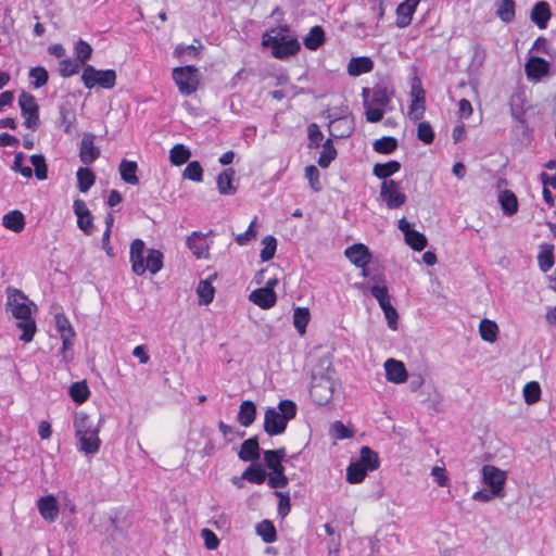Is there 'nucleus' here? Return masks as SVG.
Listing matches in <instances>:
<instances>
[{
	"label": "nucleus",
	"mask_w": 556,
	"mask_h": 556,
	"mask_svg": "<svg viewBox=\"0 0 556 556\" xmlns=\"http://www.w3.org/2000/svg\"><path fill=\"white\" fill-rule=\"evenodd\" d=\"M83 65L73 59H63L59 64V73L62 77H71L79 73Z\"/></svg>",
	"instance_id": "obj_47"
},
{
	"label": "nucleus",
	"mask_w": 556,
	"mask_h": 556,
	"mask_svg": "<svg viewBox=\"0 0 556 556\" xmlns=\"http://www.w3.org/2000/svg\"><path fill=\"white\" fill-rule=\"evenodd\" d=\"M197 294L199 296V303L207 305L210 304L215 294V289L210 280H201L197 287Z\"/></svg>",
	"instance_id": "obj_41"
},
{
	"label": "nucleus",
	"mask_w": 556,
	"mask_h": 556,
	"mask_svg": "<svg viewBox=\"0 0 556 556\" xmlns=\"http://www.w3.org/2000/svg\"><path fill=\"white\" fill-rule=\"evenodd\" d=\"M78 189L80 192H87L94 184V174L87 167H80L77 170Z\"/></svg>",
	"instance_id": "obj_43"
},
{
	"label": "nucleus",
	"mask_w": 556,
	"mask_h": 556,
	"mask_svg": "<svg viewBox=\"0 0 556 556\" xmlns=\"http://www.w3.org/2000/svg\"><path fill=\"white\" fill-rule=\"evenodd\" d=\"M94 137L91 134H86L80 143L79 157L86 164H92L100 155L99 149L94 146Z\"/></svg>",
	"instance_id": "obj_23"
},
{
	"label": "nucleus",
	"mask_w": 556,
	"mask_h": 556,
	"mask_svg": "<svg viewBox=\"0 0 556 556\" xmlns=\"http://www.w3.org/2000/svg\"><path fill=\"white\" fill-rule=\"evenodd\" d=\"M380 197L392 210L401 207L406 201V195L401 191L399 182L392 179L382 181Z\"/></svg>",
	"instance_id": "obj_11"
},
{
	"label": "nucleus",
	"mask_w": 556,
	"mask_h": 556,
	"mask_svg": "<svg viewBox=\"0 0 556 556\" xmlns=\"http://www.w3.org/2000/svg\"><path fill=\"white\" fill-rule=\"evenodd\" d=\"M479 333L483 341L493 343L497 340L498 326L495 321L484 318L480 321Z\"/></svg>",
	"instance_id": "obj_29"
},
{
	"label": "nucleus",
	"mask_w": 556,
	"mask_h": 556,
	"mask_svg": "<svg viewBox=\"0 0 556 556\" xmlns=\"http://www.w3.org/2000/svg\"><path fill=\"white\" fill-rule=\"evenodd\" d=\"M262 245H263V248L261 250L260 257L263 262H268L274 257V255L276 253L277 240L273 236H266L262 240Z\"/></svg>",
	"instance_id": "obj_45"
},
{
	"label": "nucleus",
	"mask_w": 556,
	"mask_h": 556,
	"mask_svg": "<svg viewBox=\"0 0 556 556\" xmlns=\"http://www.w3.org/2000/svg\"><path fill=\"white\" fill-rule=\"evenodd\" d=\"M369 471L357 460L351 463L346 468V481L351 484H357L364 481Z\"/></svg>",
	"instance_id": "obj_37"
},
{
	"label": "nucleus",
	"mask_w": 556,
	"mask_h": 556,
	"mask_svg": "<svg viewBox=\"0 0 556 556\" xmlns=\"http://www.w3.org/2000/svg\"><path fill=\"white\" fill-rule=\"evenodd\" d=\"M311 314L306 307H295L293 311V326L300 336L306 333V327L309 323Z\"/></svg>",
	"instance_id": "obj_33"
},
{
	"label": "nucleus",
	"mask_w": 556,
	"mask_h": 556,
	"mask_svg": "<svg viewBox=\"0 0 556 556\" xmlns=\"http://www.w3.org/2000/svg\"><path fill=\"white\" fill-rule=\"evenodd\" d=\"M54 324L62 340V353L64 354L73 348L76 333L71 321L63 313L55 314Z\"/></svg>",
	"instance_id": "obj_12"
},
{
	"label": "nucleus",
	"mask_w": 556,
	"mask_h": 556,
	"mask_svg": "<svg viewBox=\"0 0 556 556\" xmlns=\"http://www.w3.org/2000/svg\"><path fill=\"white\" fill-rule=\"evenodd\" d=\"M256 532L266 543H273L276 541V529L268 520L261 521L256 526Z\"/></svg>",
	"instance_id": "obj_46"
},
{
	"label": "nucleus",
	"mask_w": 556,
	"mask_h": 556,
	"mask_svg": "<svg viewBox=\"0 0 556 556\" xmlns=\"http://www.w3.org/2000/svg\"><path fill=\"white\" fill-rule=\"evenodd\" d=\"M286 456L285 448L268 450L264 452V460L270 472L285 470L282 459Z\"/></svg>",
	"instance_id": "obj_26"
},
{
	"label": "nucleus",
	"mask_w": 556,
	"mask_h": 556,
	"mask_svg": "<svg viewBox=\"0 0 556 556\" xmlns=\"http://www.w3.org/2000/svg\"><path fill=\"white\" fill-rule=\"evenodd\" d=\"M31 84L35 88H40L48 83L49 74L45 67H33L29 72Z\"/></svg>",
	"instance_id": "obj_53"
},
{
	"label": "nucleus",
	"mask_w": 556,
	"mask_h": 556,
	"mask_svg": "<svg viewBox=\"0 0 556 556\" xmlns=\"http://www.w3.org/2000/svg\"><path fill=\"white\" fill-rule=\"evenodd\" d=\"M401 164L397 161H389L387 163H378L374 166L372 173L380 179L388 180L387 178L397 173Z\"/></svg>",
	"instance_id": "obj_39"
},
{
	"label": "nucleus",
	"mask_w": 556,
	"mask_h": 556,
	"mask_svg": "<svg viewBox=\"0 0 556 556\" xmlns=\"http://www.w3.org/2000/svg\"><path fill=\"white\" fill-rule=\"evenodd\" d=\"M75 54H76V60L81 65H85L87 63V61H89L91 58L92 48L87 41L79 39L75 45Z\"/></svg>",
	"instance_id": "obj_50"
},
{
	"label": "nucleus",
	"mask_w": 556,
	"mask_h": 556,
	"mask_svg": "<svg viewBox=\"0 0 556 556\" xmlns=\"http://www.w3.org/2000/svg\"><path fill=\"white\" fill-rule=\"evenodd\" d=\"M36 504L39 515L47 522L52 523L59 518L60 505L53 494L41 496Z\"/></svg>",
	"instance_id": "obj_15"
},
{
	"label": "nucleus",
	"mask_w": 556,
	"mask_h": 556,
	"mask_svg": "<svg viewBox=\"0 0 556 556\" xmlns=\"http://www.w3.org/2000/svg\"><path fill=\"white\" fill-rule=\"evenodd\" d=\"M296 415L293 401L282 400L277 407H268L264 414V430L268 435H278L286 431L287 425Z\"/></svg>",
	"instance_id": "obj_6"
},
{
	"label": "nucleus",
	"mask_w": 556,
	"mask_h": 556,
	"mask_svg": "<svg viewBox=\"0 0 556 556\" xmlns=\"http://www.w3.org/2000/svg\"><path fill=\"white\" fill-rule=\"evenodd\" d=\"M81 80L87 89L97 86L112 89L116 84V72L114 70H97L92 65H86L83 70Z\"/></svg>",
	"instance_id": "obj_9"
},
{
	"label": "nucleus",
	"mask_w": 556,
	"mask_h": 556,
	"mask_svg": "<svg viewBox=\"0 0 556 556\" xmlns=\"http://www.w3.org/2000/svg\"><path fill=\"white\" fill-rule=\"evenodd\" d=\"M410 100L426 101V92L422 88L421 80L418 77H414L410 85Z\"/></svg>",
	"instance_id": "obj_62"
},
{
	"label": "nucleus",
	"mask_w": 556,
	"mask_h": 556,
	"mask_svg": "<svg viewBox=\"0 0 556 556\" xmlns=\"http://www.w3.org/2000/svg\"><path fill=\"white\" fill-rule=\"evenodd\" d=\"M275 495L279 498L278 514L283 518L290 513L291 509L289 493L275 491Z\"/></svg>",
	"instance_id": "obj_63"
},
{
	"label": "nucleus",
	"mask_w": 556,
	"mask_h": 556,
	"mask_svg": "<svg viewBox=\"0 0 556 556\" xmlns=\"http://www.w3.org/2000/svg\"><path fill=\"white\" fill-rule=\"evenodd\" d=\"M7 309L18 320L17 328L22 331L20 340L30 342L36 333L37 327L33 318L31 305L26 295L12 287L7 289Z\"/></svg>",
	"instance_id": "obj_1"
},
{
	"label": "nucleus",
	"mask_w": 556,
	"mask_h": 556,
	"mask_svg": "<svg viewBox=\"0 0 556 556\" xmlns=\"http://www.w3.org/2000/svg\"><path fill=\"white\" fill-rule=\"evenodd\" d=\"M387 380L396 384L407 380V370L401 361L390 358L384 363Z\"/></svg>",
	"instance_id": "obj_19"
},
{
	"label": "nucleus",
	"mask_w": 556,
	"mask_h": 556,
	"mask_svg": "<svg viewBox=\"0 0 556 556\" xmlns=\"http://www.w3.org/2000/svg\"><path fill=\"white\" fill-rule=\"evenodd\" d=\"M256 417V406L252 401H243L238 412V422L243 427H250Z\"/></svg>",
	"instance_id": "obj_27"
},
{
	"label": "nucleus",
	"mask_w": 556,
	"mask_h": 556,
	"mask_svg": "<svg viewBox=\"0 0 556 556\" xmlns=\"http://www.w3.org/2000/svg\"><path fill=\"white\" fill-rule=\"evenodd\" d=\"M374 62L368 56L352 58L348 64V73L353 77L371 72Z\"/></svg>",
	"instance_id": "obj_24"
},
{
	"label": "nucleus",
	"mask_w": 556,
	"mask_h": 556,
	"mask_svg": "<svg viewBox=\"0 0 556 556\" xmlns=\"http://www.w3.org/2000/svg\"><path fill=\"white\" fill-rule=\"evenodd\" d=\"M330 435L334 440H343L353 437V433L341 421H334L330 427Z\"/></svg>",
	"instance_id": "obj_59"
},
{
	"label": "nucleus",
	"mask_w": 556,
	"mask_h": 556,
	"mask_svg": "<svg viewBox=\"0 0 556 556\" xmlns=\"http://www.w3.org/2000/svg\"><path fill=\"white\" fill-rule=\"evenodd\" d=\"M172 77L182 96H191L199 88L200 73L192 65L175 67Z\"/></svg>",
	"instance_id": "obj_8"
},
{
	"label": "nucleus",
	"mask_w": 556,
	"mask_h": 556,
	"mask_svg": "<svg viewBox=\"0 0 556 556\" xmlns=\"http://www.w3.org/2000/svg\"><path fill=\"white\" fill-rule=\"evenodd\" d=\"M163 253L156 249H147L141 239H135L130 243L129 261L131 270L137 276H142L147 271L151 275L157 274L163 268Z\"/></svg>",
	"instance_id": "obj_3"
},
{
	"label": "nucleus",
	"mask_w": 556,
	"mask_h": 556,
	"mask_svg": "<svg viewBox=\"0 0 556 556\" xmlns=\"http://www.w3.org/2000/svg\"><path fill=\"white\" fill-rule=\"evenodd\" d=\"M233 169L228 168L220 173L217 177V188L222 194H232L235 188L232 186Z\"/></svg>",
	"instance_id": "obj_40"
},
{
	"label": "nucleus",
	"mask_w": 556,
	"mask_h": 556,
	"mask_svg": "<svg viewBox=\"0 0 556 556\" xmlns=\"http://www.w3.org/2000/svg\"><path fill=\"white\" fill-rule=\"evenodd\" d=\"M549 63L539 56L530 55L525 64V73L529 81L538 83L549 74Z\"/></svg>",
	"instance_id": "obj_13"
},
{
	"label": "nucleus",
	"mask_w": 556,
	"mask_h": 556,
	"mask_svg": "<svg viewBox=\"0 0 556 556\" xmlns=\"http://www.w3.org/2000/svg\"><path fill=\"white\" fill-rule=\"evenodd\" d=\"M337 151L334 147L331 144L330 140H328L324 146L318 159V165L323 168H326L330 165V163L336 159Z\"/></svg>",
	"instance_id": "obj_51"
},
{
	"label": "nucleus",
	"mask_w": 556,
	"mask_h": 556,
	"mask_svg": "<svg viewBox=\"0 0 556 556\" xmlns=\"http://www.w3.org/2000/svg\"><path fill=\"white\" fill-rule=\"evenodd\" d=\"M515 7L514 0H497L496 15L504 23H510L515 18Z\"/></svg>",
	"instance_id": "obj_35"
},
{
	"label": "nucleus",
	"mask_w": 556,
	"mask_h": 556,
	"mask_svg": "<svg viewBox=\"0 0 556 556\" xmlns=\"http://www.w3.org/2000/svg\"><path fill=\"white\" fill-rule=\"evenodd\" d=\"M258 442L255 438L245 440L240 448L239 458L243 462H253L258 458Z\"/></svg>",
	"instance_id": "obj_30"
},
{
	"label": "nucleus",
	"mask_w": 556,
	"mask_h": 556,
	"mask_svg": "<svg viewBox=\"0 0 556 556\" xmlns=\"http://www.w3.org/2000/svg\"><path fill=\"white\" fill-rule=\"evenodd\" d=\"M276 293L269 286L256 289L250 294V301L263 309L273 307L276 303Z\"/></svg>",
	"instance_id": "obj_21"
},
{
	"label": "nucleus",
	"mask_w": 556,
	"mask_h": 556,
	"mask_svg": "<svg viewBox=\"0 0 556 556\" xmlns=\"http://www.w3.org/2000/svg\"><path fill=\"white\" fill-rule=\"evenodd\" d=\"M363 104L366 119L369 123H378L382 119L384 112L393 98V90L387 86L378 85L374 88H363Z\"/></svg>",
	"instance_id": "obj_5"
},
{
	"label": "nucleus",
	"mask_w": 556,
	"mask_h": 556,
	"mask_svg": "<svg viewBox=\"0 0 556 556\" xmlns=\"http://www.w3.org/2000/svg\"><path fill=\"white\" fill-rule=\"evenodd\" d=\"M184 178L192 180V181H202L203 178V169L199 162L193 161L188 163L186 166L184 174Z\"/></svg>",
	"instance_id": "obj_55"
},
{
	"label": "nucleus",
	"mask_w": 556,
	"mask_h": 556,
	"mask_svg": "<svg viewBox=\"0 0 556 556\" xmlns=\"http://www.w3.org/2000/svg\"><path fill=\"white\" fill-rule=\"evenodd\" d=\"M525 402L532 405L541 399V387L536 381H530L525 384L522 390Z\"/></svg>",
	"instance_id": "obj_44"
},
{
	"label": "nucleus",
	"mask_w": 556,
	"mask_h": 556,
	"mask_svg": "<svg viewBox=\"0 0 556 556\" xmlns=\"http://www.w3.org/2000/svg\"><path fill=\"white\" fill-rule=\"evenodd\" d=\"M138 165L134 161H128L126 159L122 160L118 170L121 174V178L128 185L136 186L139 184V178L137 176Z\"/></svg>",
	"instance_id": "obj_25"
},
{
	"label": "nucleus",
	"mask_w": 556,
	"mask_h": 556,
	"mask_svg": "<svg viewBox=\"0 0 556 556\" xmlns=\"http://www.w3.org/2000/svg\"><path fill=\"white\" fill-rule=\"evenodd\" d=\"M539 267L543 273L548 271L554 265V256L552 251L545 250L540 252L538 256Z\"/></svg>",
	"instance_id": "obj_64"
},
{
	"label": "nucleus",
	"mask_w": 556,
	"mask_h": 556,
	"mask_svg": "<svg viewBox=\"0 0 556 556\" xmlns=\"http://www.w3.org/2000/svg\"><path fill=\"white\" fill-rule=\"evenodd\" d=\"M337 386L336 370L332 367L315 370L312 376L309 395L315 404L327 405L332 400Z\"/></svg>",
	"instance_id": "obj_7"
},
{
	"label": "nucleus",
	"mask_w": 556,
	"mask_h": 556,
	"mask_svg": "<svg viewBox=\"0 0 556 556\" xmlns=\"http://www.w3.org/2000/svg\"><path fill=\"white\" fill-rule=\"evenodd\" d=\"M344 255L356 267H366L372 257L369 249L363 243H354L348 247Z\"/></svg>",
	"instance_id": "obj_16"
},
{
	"label": "nucleus",
	"mask_w": 556,
	"mask_h": 556,
	"mask_svg": "<svg viewBox=\"0 0 556 556\" xmlns=\"http://www.w3.org/2000/svg\"><path fill=\"white\" fill-rule=\"evenodd\" d=\"M256 220H257V217H254V219L251 222L247 231L236 236L235 240L239 245H245L249 242H251L253 239H255L256 230L254 229V226L256 224Z\"/></svg>",
	"instance_id": "obj_61"
},
{
	"label": "nucleus",
	"mask_w": 556,
	"mask_h": 556,
	"mask_svg": "<svg viewBox=\"0 0 556 556\" xmlns=\"http://www.w3.org/2000/svg\"><path fill=\"white\" fill-rule=\"evenodd\" d=\"M399 229L403 232L405 242L415 251H422L428 243L426 236L412 228L406 218L399 220Z\"/></svg>",
	"instance_id": "obj_14"
},
{
	"label": "nucleus",
	"mask_w": 556,
	"mask_h": 556,
	"mask_svg": "<svg viewBox=\"0 0 556 556\" xmlns=\"http://www.w3.org/2000/svg\"><path fill=\"white\" fill-rule=\"evenodd\" d=\"M75 437L77 439V448L85 455H94L101 446L100 421L96 424L85 412H76L73 419Z\"/></svg>",
	"instance_id": "obj_2"
},
{
	"label": "nucleus",
	"mask_w": 556,
	"mask_h": 556,
	"mask_svg": "<svg viewBox=\"0 0 556 556\" xmlns=\"http://www.w3.org/2000/svg\"><path fill=\"white\" fill-rule=\"evenodd\" d=\"M187 245L197 258L208 257V244L205 235L198 231H193L187 238Z\"/></svg>",
	"instance_id": "obj_22"
},
{
	"label": "nucleus",
	"mask_w": 556,
	"mask_h": 556,
	"mask_svg": "<svg viewBox=\"0 0 556 556\" xmlns=\"http://www.w3.org/2000/svg\"><path fill=\"white\" fill-rule=\"evenodd\" d=\"M31 165L35 169V175L39 180H45L48 177V168L46 160L41 154H34L30 156Z\"/></svg>",
	"instance_id": "obj_52"
},
{
	"label": "nucleus",
	"mask_w": 556,
	"mask_h": 556,
	"mask_svg": "<svg viewBox=\"0 0 556 556\" xmlns=\"http://www.w3.org/2000/svg\"><path fill=\"white\" fill-rule=\"evenodd\" d=\"M191 156V152L184 144H176L169 151V161L173 165L185 164Z\"/></svg>",
	"instance_id": "obj_42"
},
{
	"label": "nucleus",
	"mask_w": 556,
	"mask_h": 556,
	"mask_svg": "<svg viewBox=\"0 0 556 556\" xmlns=\"http://www.w3.org/2000/svg\"><path fill=\"white\" fill-rule=\"evenodd\" d=\"M426 112V101L410 100L408 108V117L413 122H419L422 119Z\"/></svg>",
	"instance_id": "obj_56"
},
{
	"label": "nucleus",
	"mask_w": 556,
	"mask_h": 556,
	"mask_svg": "<svg viewBox=\"0 0 556 556\" xmlns=\"http://www.w3.org/2000/svg\"><path fill=\"white\" fill-rule=\"evenodd\" d=\"M202 45H178L174 50V55L180 60H185L186 58H195L200 51L202 50Z\"/></svg>",
	"instance_id": "obj_49"
},
{
	"label": "nucleus",
	"mask_w": 556,
	"mask_h": 556,
	"mask_svg": "<svg viewBox=\"0 0 556 556\" xmlns=\"http://www.w3.org/2000/svg\"><path fill=\"white\" fill-rule=\"evenodd\" d=\"M552 17L551 7L546 1L536 2L530 13V20L540 29H545Z\"/></svg>",
	"instance_id": "obj_20"
},
{
	"label": "nucleus",
	"mask_w": 556,
	"mask_h": 556,
	"mask_svg": "<svg viewBox=\"0 0 556 556\" xmlns=\"http://www.w3.org/2000/svg\"><path fill=\"white\" fill-rule=\"evenodd\" d=\"M18 104L21 106L22 114L36 113L38 111V104L34 96L22 92L18 98Z\"/></svg>",
	"instance_id": "obj_54"
},
{
	"label": "nucleus",
	"mask_w": 556,
	"mask_h": 556,
	"mask_svg": "<svg viewBox=\"0 0 556 556\" xmlns=\"http://www.w3.org/2000/svg\"><path fill=\"white\" fill-rule=\"evenodd\" d=\"M2 225L11 231L21 232L25 227V217L22 212L14 210L3 216Z\"/></svg>",
	"instance_id": "obj_28"
},
{
	"label": "nucleus",
	"mask_w": 556,
	"mask_h": 556,
	"mask_svg": "<svg viewBox=\"0 0 556 556\" xmlns=\"http://www.w3.org/2000/svg\"><path fill=\"white\" fill-rule=\"evenodd\" d=\"M324 29L320 26H314L304 38V46L308 50H317L324 43Z\"/></svg>",
	"instance_id": "obj_38"
},
{
	"label": "nucleus",
	"mask_w": 556,
	"mask_h": 556,
	"mask_svg": "<svg viewBox=\"0 0 556 556\" xmlns=\"http://www.w3.org/2000/svg\"><path fill=\"white\" fill-rule=\"evenodd\" d=\"M482 482L488 485L498 498L505 496L504 486L507 480L506 471L493 466L484 465L481 469Z\"/></svg>",
	"instance_id": "obj_10"
},
{
	"label": "nucleus",
	"mask_w": 556,
	"mask_h": 556,
	"mask_svg": "<svg viewBox=\"0 0 556 556\" xmlns=\"http://www.w3.org/2000/svg\"><path fill=\"white\" fill-rule=\"evenodd\" d=\"M364 291H369L370 294L379 302H383L389 296V290L386 285V279L382 275H375L367 281L359 285Z\"/></svg>",
	"instance_id": "obj_17"
},
{
	"label": "nucleus",
	"mask_w": 556,
	"mask_h": 556,
	"mask_svg": "<svg viewBox=\"0 0 556 556\" xmlns=\"http://www.w3.org/2000/svg\"><path fill=\"white\" fill-rule=\"evenodd\" d=\"M498 201L505 215L511 216L517 213L518 201L511 191L505 190L501 192L498 195Z\"/></svg>",
	"instance_id": "obj_32"
},
{
	"label": "nucleus",
	"mask_w": 556,
	"mask_h": 556,
	"mask_svg": "<svg viewBox=\"0 0 556 556\" xmlns=\"http://www.w3.org/2000/svg\"><path fill=\"white\" fill-rule=\"evenodd\" d=\"M419 2L420 0H405L397 5L395 24L399 28H405L412 23Z\"/></svg>",
	"instance_id": "obj_18"
},
{
	"label": "nucleus",
	"mask_w": 556,
	"mask_h": 556,
	"mask_svg": "<svg viewBox=\"0 0 556 556\" xmlns=\"http://www.w3.org/2000/svg\"><path fill=\"white\" fill-rule=\"evenodd\" d=\"M266 471L261 465L252 464L243 471L241 479L254 484H263L266 481Z\"/></svg>",
	"instance_id": "obj_34"
},
{
	"label": "nucleus",
	"mask_w": 556,
	"mask_h": 556,
	"mask_svg": "<svg viewBox=\"0 0 556 556\" xmlns=\"http://www.w3.org/2000/svg\"><path fill=\"white\" fill-rule=\"evenodd\" d=\"M68 394L75 403L83 404L89 399L90 391L86 381H77L70 387Z\"/></svg>",
	"instance_id": "obj_36"
},
{
	"label": "nucleus",
	"mask_w": 556,
	"mask_h": 556,
	"mask_svg": "<svg viewBox=\"0 0 556 556\" xmlns=\"http://www.w3.org/2000/svg\"><path fill=\"white\" fill-rule=\"evenodd\" d=\"M24 159H25L24 153H22V152L15 153L14 162H13V165L11 168H12V170L20 173L23 177L30 178L33 176V169L30 166L23 165Z\"/></svg>",
	"instance_id": "obj_58"
},
{
	"label": "nucleus",
	"mask_w": 556,
	"mask_h": 556,
	"mask_svg": "<svg viewBox=\"0 0 556 556\" xmlns=\"http://www.w3.org/2000/svg\"><path fill=\"white\" fill-rule=\"evenodd\" d=\"M417 137L425 144H430L433 142L434 132L429 122H420L418 124Z\"/></svg>",
	"instance_id": "obj_57"
},
{
	"label": "nucleus",
	"mask_w": 556,
	"mask_h": 556,
	"mask_svg": "<svg viewBox=\"0 0 556 556\" xmlns=\"http://www.w3.org/2000/svg\"><path fill=\"white\" fill-rule=\"evenodd\" d=\"M397 147V140L393 137H382L374 142V150L378 153L390 154Z\"/></svg>",
	"instance_id": "obj_48"
},
{
	"label": "nucleus",
	"mask_w": 556,
	"mask_h": 556,
	"mask_svg": "<svg viewBox=\"0 0 556 556\" xmlns=\"http://www.w3.org/2000/svg\"><path fill=\"white\" fill-rule=\"evenodd\" d=\"M289 480L285 475V470L269 472L267 484L271 489H280L285 488L288 484Z\"/></svg>",
	"instance_id": "obj_60"
},
{
	"label": "nucleus",
	"mask_w": 556,
	"mask_h": 556,
	"mask_svg": "<svg viewBox=\"0 0 556 556\" xmlns=\"http://www.w3.org/2000/svg\"><path fill=\"white\" fill-rule=\"evenodd\" d=\"M262 45L269 48L274 58L279 60L288 59L296 54L300 43L288 25L269 29L262 37Z\"/></svg>",
	"instance_id": "obj_4"
},
{
	"label": "nucleus",
	"mask_w": 556,
	"mask_h": 556,
	"mask_svg": "<svg viewBox=\"0 0 556 556\" xmlns=\"http://www.w3.org/2000/svg\"><path fill=\"white\" fill-rule=\"evenodd\" d=\"M368 471H374L379 468L380 460L378 454L368 446L361 448L359 459L357 460Z\"/></svg>",
	"instance_id": "obj_31"
}]
</instances>
